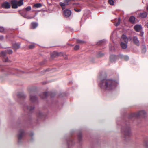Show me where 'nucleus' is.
Returning <instances> with one entry per match:
<instances>
[{"label": "nucleus", "mask_w": 148, "mask_h": 148, "mask_svg": "<svg viewBox=\"0 0 148 148\" xmlns=\"http://www.w3.org/2000/svg\"><path fill=\"white\" fill-rule=\"evenodd\" d=\"M100 79V82L99 83V86L103 90H110L116 87L117 85V83L114 80L111 79Z\"/></svg>", "instance_id": "1"}, {"label": "nucleus", "mask_w": 148, "mask_h": 148, "mask_svg": "<svg viewBox=\"0 0 148 148\" xmlns=\"http://www.w3.org/2000/svg\"><path fill=\"white\" fill-rule=\"evenodd\" d=\"M121 131L123 135L124 139L125 140H128L131 135L130 127L128 126L123 127L122 128Z\"/></svg>", "instance_id": "2"}, {"label": "nucleus", "mask_w": 148, "mask_h": 148, "mask_svg": "<svg viewBox=\"0 0 148 148\" xmlns=\"http://www.w3.org/2000/svg\"><path fill=\"white\" fill-rule=\"evenodd\" d=\"M132 40V38L131 37L129 36L127 38V36L124 34H123L122 35L121 38V40L124 41L125 42L128 43V41H131Z\"/></svg>", "instance_id": "3"}, {"label": "nucleus", "mask_w": 148, "mask_h": 148, "mask_svg": "<svg viewBox=\"0 0 148 148\" xmlns=\"http://www.w3.org/2000/svg\"><path fill=\"white\" fill-rule=\"evenodd\" d=\"M71 0H64V3L60 2V5L62 7V10H64L65 8V6L69 5V3Z\"/></svg>", "instance_id": "4"}, {"label": "nucleus", "mask_w": 148, "mask_h": 148, "mask_svg": "<svg viewBox=\"0 0 148 148\" xmlns=\"http://www.w3.org/2000/svg\"><path fill=\"white\" fill-rule=\"evenodd\" d=\"M71 11L68 9H66L64 11V14L66 17H69L71 16Z\"/></svg>", "instance_id": "5"}, {"label": "nucleus", "mask_w": 148, "mask_h": 148, "mask_svg": "<svg viewBox=\"0 0 148 148\" xmlns=\"http://www.w3.org/2000/svg\"><path fill=\"white\" fill-rule=\"evenodd\" d=\"M2 7L5 9H9L10 7V3L7 2H5L2 3L1 5Z\"/></svg>", "instance_id": "6"}, {"label": "nucleus", "mask_w": 148, "mask_h": 148, "mask_svg": "<svg viewBox=\"0 0 148 148\" xmlns=\"http://www.w3.org/2000/svg\"><path fill=\"white\" fill-rule=\"evenodd\" d=\"M17 1L16 0H12L11 1V3L13 8H17L18 7L17 5Z\"/></svg>", "instance_id": "7"}, {"label": "nucleus", "mask_w": 148, "mask_h": 148, "mask_svg": "<svg viewBox=\"0 0 148 148\" xmlns=\"http://www.w3.org/2000/svg\"><path fill=\"white\" fill-rule=\"evenodd\" d=\"M132 40L134 44L138 46H139V41L138 38L136 36H134L132 38Z\"/></svg>", "instance_id": "8"}, {"label": "nucleus", "mask_w": 148, "mask_h": 148, "mask_svg": "<svg viewBox=\"0 0 148 148\" xmlns=\"http://www.w3.org/2000/svg\"><path fill=\"white\" fill-rule=\"evenodd\" d=\"M145 114V112L144 110H142L139 111L137 113H136L135 115L137 117L140 116L144 117Z\"/></svg>", "instance_id": "9"}, {"label": "nucleus", "mask_w": 148, "mask_h": 148, "mask_svg": "<svg viewBox=\"0 0 148 148\" xmlns=\"http://www.w3.org/2000/svg\"><path fill=\"white\" fill-rule=\"evenodd\" d=\"M134 29L136 31L139 32L141 30L142 27L140 25H138L134 26Z\"/></svg>", "instance_id": "10"}, {"label": "nucleus", "mask_w": 148, "mask_h": 148, "mask_svg": "<svg viewBox=\"0 0 148 148\" xmlns=\"http://www.w3.org/2000/svg\"><path fill=\"white\" fill-rule=\"evenodd\" d=\"M24 131L21 130L19 131V133L18 135V138L19 139H20L24 136Z\"/></svg>", "instance_id": "11"}, {"label": "nucleus", "mask_w": 148, "mask_h": 148, "mask_svg": "<svg viewBox=\"0 0 148 148\" xmlns=\"http://www.w3.org/2000/svg\"><path fill=\"white\" fill-rule=\"evenodd\" d=\"M121 46L122 48L123 49H126L127 47V43H126L125 42V43H124L123 42V41H121Z\"/></svg>", "instance_id": "12"}, {"label": "nucleus", "mask_w": 148, "mask_h": 148, "mask_svg": "<svg viewBox=\"0 0 148 148\" xmlns=\"http://www.w3.org/2000/svg\"><path fill=\"white\" fill-rule=\"evenodd\" d=\"M116 56L114 55H111L110 57V60L111 62H114L115 60Z\"/></svg>", "instance_id": "13"}, {"label": "nucleus", "mask_w": 148, "mask_h": 148, "mask_svg": "<svg viewBox=\"0 0 148 148\" xmlns=\"http://www.w3.org/2000/svg\"><path fill=\"white\" fill-rule=\"evenodd\" d=\"M36 100V97L35 96L33 95H30V101L33 102Z\"/></svg>", "instance_id": "14"}, {"label": "nucleus", "mask_w": 148, "mask_h": 148, "mask_svg": "<svg viewBox=\"0 0 148 148\" xmlns=\"http://www.w3.org/2000/svg\"><path fill=\"white\" fill-rule=\"evenodd\" d=\"M135 18L133 16H131L129 19L130 21L132 23H134L135 21Z\"/></svg>", "instance_id": "15"}, {"label": "nucleus", "mask_w": 148, "mask_h": 148, "mask_svg": "<svg viewBox=\"0 0 148 148\" xmlns=\"http://www.w3.org/2000/svg\"><path fill=\"white\" fill-rule=\"evenodd\" d=\"M147 14L145 12L141 13L140 14V16L142 18H145L147 16Z\"/></svg>", "instance_id": "16"}, {"label": "nucleus", "mask_w": 148, "mask_h": 148, "mask_svg": "<svg viewBox=\"0 0 148 148\" xmlns=\"http://www.w3.org/2000/svg\"><path fill=\"white\" fill-rule=\"evenodd\" d=\"M37 23L33 22L31 23V28L33 29L35 28L38 26Z\"/></svg>", "instance_id": "17"}, {"label": "nucleus", "mask_w": 148, "mask_h": 148, "mask_svg": "<svg viewBox=\"0 0 148 148\" xmlns=\"http://www.w3.org/2000/svg\"><path fill=\"white\" fill-rule=\"evenodd\" d=\"M13 47L15 50L17 49L20 48V45L18 44H15L13 45Z\"/></svg>", "instance_id": "18"}, {"label": "nucleus", "mask_w": 148, "mask_h": 148, "mask_svg": "<svg viewBox=\"0 0 148 148\" xmlns=\"http://www.w3.org/2000/svg\"><path fill=\"white\" fill-rule=\"evenodd\" d=\"M23 0H19V1L17 2V6L18 5V6H21L22 5L23 3Z\"/></svg>", "instance_id": "19"}, {"label": "nucleus", "mask_w": 148, "mask_h": 148, "mask_svg": "<svg viewBox=\"0 0 148 148\" xmlns=\"http://www.w3.org/2000/svg\"><path fill=\"white\" fill-rule=\"evenodd\" d=\"M146 51V49L145 46L143 45L142 47V52L145 53Z\"/></svg>", "instance_id": "20"}, {"label": "nucleus", "mask_w": 148, "mask_h": 148, "mask_svg": "<svg viewBox=\"0 0 148 148\" xmlns=\"http://www.w3.org/2000/svg\"><path fill=\"white\" fill-rule=\"evenodd\" d=\"M22 15H23V17H24L27 18L31 19V18H33V17H29V16H27V14H24L23 12L22 13Z\"/></svg>", "instance_id": "21"}, {"label": "nucleus", "mask_w": 148, "mask_h": 148, "mask_svg": "<svg viewBox=\"0 0 148 148\" xmlns=\"http://www.w3.org/2000/svg\"><path fill=\"white\" fill-rule=\"evenodd\" d=\"M51 57L52 59H54L56 56V52L54 51L53 53H51Z\"/></svg>", "instance_id": "22"}, {"label": "nucleus", "mask_w": 148, "mask_h": 148, "mask_svg": "<svg viewBox=\"0 0 148 148\" xmlns=\"http://www.w3.org/2000/svg\"><path fill=\"white\" fill-rule=\"evenodd\" d=\"M120 22H121V18H118V21L115 24V25L116 26H118L120 24Z\"/></svg>", "instance_id": "23"}, {"label": "nucleus", "mask_w": 148, "mask_h": 148, "mask_svg": "<svg viewBox=\"0 0 148 148\" xmlns=\"http://www.w3.org/2000/svg\"><path fill=\"white\" fill-rule=\"evenodd\" d=\"M34 7L37 8L40 7L42 6V5L40 3H36L35 4Z\"/></svg>", "instance_id": "24"}, {"label": "nucleus", "mask_w": 148, "mask_h": 148, "mask_svg": "<svg viewBox=\"0 0 148 148\" xmlns=\"http://www.w3.org/2000/svg\"><path fill=\"white\" fill-rule=\"evenodd\" d=\"M63 53L62 52H59L58 53L56 52V57L57 56H62L63 55Z\"/></svg>", "instance_id": "25"}, {"label": "nucleus", "mask_w": 148, "mask_h": 148, "mask_svg": "<svg viewBox=\"0 0 148 148\" xmlns=\"http://www.w3.org/2000/svg\"><path fill=\"white\" fill-rule=\"evenodd\" d=\"M49 94V92H45L43 93V95L44 96V97H42V98H45L46 97H47L48 94Z\"/></svg>", "instance_id": "26"}, {"label": "nucleus", "mask_w": 148, "mask_h": 148, "mask_svg": "<svg viewBox=\"0 0 148 148\" xmlns=\"http://www.w3.org/2000/svg\"><path fill=\"white\" fill-rule=\"evenodd\" d=\"M109 3L112 5H113L114 4V1L113 0H109Z\"/></svg>", "instance_id": "27"}, {"label": "nucleus", "mask_w": 148, "mask_h": 148, "mask_svg": "<svg viewBox=\"0 0 148 148\" xmlns=\"http://www.w3.org/2000/svg\"><path fill=\"white\" fill-rule=\"evenodd\" d=\"M6 52L8 54H10L12 53L13 52H12V51L11 50L8 49L6 51Z\"/></svg>", "instance_id": "28"}, {"label": "nucleus", "mask_w": 148, "mask_h": 148, "mask_svg": "<svg viewBox=\"0 0 148 148\" xmlns=\"http://www.w3.org/2000/svg\"><path fill=\"white\" fill-rule=\"evenodd\" d=\"M77 42L78 43H84V41H82V40H77Z\"/></svg>", "instance_id": "29"}, {"label": "nucleus", "mask_w": 148, "mask_h": 148, "mask_svg": "<svg viewBox=\"0 0 148 148\" xmlns=\"http://www.w3.org/2000/svg\"><path fill=\"white\" fill-rule=\"evenodd\" d=\"M4 62H7L8 61V57H5L3 59Z\"/></svg>", "instance_id": "30"}, {"label": "nucleus", "mask_w": 148, "mask_h": 148, "mask_svg": "<svg viewBox=\"0 0 148 148\" xmlns=\"http://www.w3.org/2000/svg\"><path fill=\"white\" fill-rule=\"evenodd\" d=\"M34 108V106H32V107H28L27 108V109L29 110H33Z\"/></svg>", "instance_id": "31"}, {"label": "nucleus", "mask_w": 148, "mask_h": 148, "mask_svg": "<svg viewBox=\"0 0 148 148\" xmlns=\"http://www.w3.org/2000/svg\"><path fill=\"white\" fill-rule=\"evenodd\" d=\"M62 56H63L64 57L65 59L67 60L68 59L67 56V55H66L65 54L63 53V55Z\"/></svg>", "instance_id": "32"}, {"label": "nucleus", "mask_w": 148, "mask_h": 148, "mask_svg": "<svg viewBox=\"0 0 148 148\" xmlns=\"http://www.w3.org/2000/svg\"><path fill=\"white\" fill-rule=\"evenodd\" d=\"M34 47V45L33 44H31L29 46V49H32Z\"/></svg>", "instance_id": "33"}, {"label": "nucleus", "mask_w": 148, "mask_h": 148, "mask_svg": "<svg viewBox=\"0 0 148 148\" xmlns=\"http://www.w3.org/2000/svg\"><path fill=\"white\" fill-rule=\"evenodd\" d=\"M79 45H76L75 47L74 48V49L75 50H77L78 49H79Z\"/></svg>", "instance_id": "34"}, {"label": "nucleus", "mask_w": 148, "mask_h": 148, "mask_svg": "<svg viewBox=\"0 0 148 148\" xmlns=\"http://www.w3.org/2000/svg\"><path fill=\"white\" fill-rule=\"evenodd\" d=\"M124 59L126 61L128 60L129 59V57L127 56H124Z\"/></svg>", "instance_id": "35"}, {"label": "nucleus", "mask_w": 148, "mask_h": 148, "mask_svg": "<svg viewBox=\"0 0 148 148\" xmlns=\"http://www.w3.org/2000/svg\"><path fill=\"white\" fill-rule=\"evenodd\" d=\"M4 31V29L2 27H0V32H3Z\"/></svg>", "instance_id": "36"}, {"label": "nucleus", "mask_w": 148, "mask_h": 148, "mask_svg": "<svg viewBox=\"0 0 148 148\" xmlns=\"http://www.w3.org/2000/svg\"><path fill=\"white\" fill-rule=\"evenodd\" d=\"M25 10L26 11H29L31 10V7L30 6H28L26 8Z\"/></svg>", "instance_id": "37"}, {"label": "nucleus", "mask_w": 148, "mask_h": 148, "mask_svg": "<svg viewBox=\"0 0 148 148\" xmlns=\"http://www.w3.org/2000/svg\"><path fill=\"white\" fill-rule=\"evenodd\" d=\"M110 49L111 51H115L114 48V46L110 47Z\"/></svg>", "instance_id": "38"}, {"label": "nucleus", "mask_w": 148, "mask_h": 148, "mask_svg": "<svg viewBox=\"0 0 148 148\" xmlns=\"http://www.w3.org/2000/svg\"><path fill=\"white\" fill-rule=\"evenodd\" d=\"M66 94L64 93H62L59 95V96L60 97H63L65 96Z\"/></svg>", "instance_id": "39"}, {"label": "nucleus", "mask_w": 148, "mask_h": 148, "mask_svg": "<svg viewBox=\"0 0 148 148\" xmlns=\"http://www.w3.org/2000/svg\"><path fill=\"white\" fill-rule=\"evenodd\" d=\"M82 137V135H79L78 136V139L79 141L81 140Z\"/></svg>", "instance_id": "40"}, {"label": "nucleus", "mask_w": 148, "mask_h": 148, "mask_svg": "<svg viewBox=\"0 0 148 148\" xmlns=\"http://www.w3.org/2000/svg\"><path fill=\"white\" fill-rule=\"evenodd\" d=\"M77 12H80L81 11V9H77L75 8L74 9Z\"/></svg>", "instance_id": "41"}, {"label": "nucleus", "mask_w": 148, "mask_h": 148, "mask_svg": "<svg viewBox=\"0 0 148 148\" xmlns=\"http://www.w3.org/2000/svg\"><path fill=\"white\" fill-rule=\"evenodd\" d=\"M104 42V40H101L98 42V45L101 44L102 42Z\"/></svg>", "instance_id": "42"}, {"label": "nucleus", "mask_w": 148, "mask_h": 148, "mask_svg": "<svg viewBox=\"0 0 148 148\" xmlns=\"http://www.w3.org/2000/svg\"><path fill=\"white\" fill-rule=\"evenodd\" d=\"M3 39V37L2 36H0V40H2Z\"/></svg>", "instance_id": "43"}, {"label": "nucleus", "mask_w": 148, "mask_h": 148, "mask_svg": "<svg viewBox=\"0 0 148 148\" xmlns=\"http://www.w3.org/2000/svg\"><path fill=\"white\" fill-rule=\"evenodd\" d=\"M144 35V32H141L140 35L141 36L143 37Z\"/></svg>", "instance_id": "44"}, {"label": "nucleus", "mask_w": 148, "mask_h": 148, "mask_svg": "<svg viewBox=\"0 0 148 148\" xmlns=\"http://www.w3.org/2000/svg\"><path fill=\"white\" fill-rule=\"evenodd\" d=\"M72 143V140L69 141V142H68V145H69L70 144V143Z\"/></svg>", "instance_id": "45"}, {"label": "nucleus", "mask_w": 148, "mask_h": 148, "mask_svg": "<svg viewBox=\"0 0 148 148\" xmlns=\"http://www.w3.org/2000/svg\"><path fill=\"white\" fill-rule=\"evenodd\" d=\"M103 55H104L103 54H102V53L101 54H99V56H103Z\"/></svg>", "instance_id": "46"}, {"label": "nucleus", "mask_w": 148, "mask_h": 148, "mask_svg": "<svg viewBox=\"0 0 148 148\" xmlns=\"http://www.w3.org/2000/svg\"><path fill=\"white\" fill-rule=\"evenodd\" d=\"M146 25L147 26V27H148V22L146 23Z\"/></svg>", "instance_id": "47"}, {"label": "nucleus", "mask_w": 148, "mask_h": 148, "mask_svg": "<svg viewBox=\"0 0 148 148\" xmlns=\"http://www.w3.org/2000/svg\"><path fill=\"white\" fill-rule=\"evenodd\" d=\"M23 97V95H22L21 96H19L20 97Z\"/></svg>", "instance_id": "48"}, {"label": "nucleus", "mask_w": 148, "mask_h": 148, "mask_svg": "<svg viewBox=\"0 0 148 148\" xmlns=\"http://www.w3.org/2000/svg\"><path fill=\"white\" fill-rule=\"evenodd\" d=\"M147 10H148V6L147 7Z\"/></svg>", "instance_id": "49"}, {"label": "nucleus", "mask_w": 148, "mask_h": 148, "mask_svg": "<svg viewBox=\"0 0 148 148\" xmlns=\"http://www.w3.org/2000/svg\"><path fill=\"white\" fill-rule=\"evenodd\" d=\"M4 53V52H2V53H3H3Z\"/></svg>", "instance_id": "50"}]
</instances>
